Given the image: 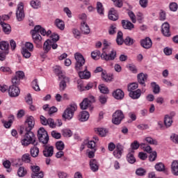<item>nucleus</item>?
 <instances>
[{
    "label": "nucleus",
    "instance_id": "1",
    "mask_svg": "<svg viewBox=\"0 0 178 178\" xmlns=\"http://www.w3.org/2000/svg\"><path fill=\"white\" fill-rule=\"evenodd\" d=\"M57 41H59V35L56 33H53L50 39H47L43 44V51L44 54H48L49 51H51V48L52 49H56L58 48V44H56Z\"/></svg>",
    "mask_w": 178,
    "mask_h": 178
},
{
    "label": "nucleus",
    "instance_id": "2",
    "mask_svg": "<svg viewBox=\"0 0 178 178\" xmlns=\"http://www.w3.org/2000/svg\"><path fill=\"white\" fill-rule=\"evenodd\" d=\"M24 138L21 140V144L23 147H29L30 144L32 145H38V142L35 138V135L31 131H25Z\"/></svg>",
    "mask_w": 178,
    "mask_h": 178
},
{
    "label": "nucleus",
    "instance_id": "3",
    "mask_svg": "<svg viewBox=\"0 0 178 178\" xmlns=\"http://www.w3.org/2000/svg\"><path fill=\"white\" fill-rule=\"evenodd\" d=\"M103 45L104 48H103V53L101 54V58L103 59V60H115L116 58V51L112 50L110 54H107L106 51H105V49H106L107 47H109V43H108V41L104 40Z\"/></svg>",
    "mask_w": 178,
    "mask_h": 178
},
{
    "label": "nucleus",
    "instance_id": "4",
    "mask_svg": "<svg viewBox=\"0 0 178 178\" xmlns=\"http://www.w3.org/2000/svg\"><path fill=\"white\" fill-rule=\"evenodd\" d=\"M76 111L77 104L74 103L70 104L63 113V119H67V120L73 119V116H74V112Z\"/></svg>",
    "mask_w": 178,
    "mask_h": 178
},
{
    "label": "nucleus",
    "instance_id": "5",
    "mask_svg": "<svg viewBox=\"0 0 178 178\" xmlns=\"http://www.w3.org/2000/svg\"><path fill=\"white\" fill-rule=\"evenodd\" d=\"M74 58L76 60L75 63V70L77 72H80V70H83V66L86 65V59L84 56L80 53H76L74 54Z\"/></svg>",
    "mask_w": 178,
    "mask_h": 178
},
{
    "label": "nucleus",
    "instance_id": "6",
    "mask_svg": "<svg viewBox=\"0 0 178 178\" xmlns=\"http://www.w3.org/2000/svg\"><path fill=\"white\" fill-rule=\"evenodd\" d=\"M124 119V114H123V111L118 110L113 114L112 122L113 124H120Z\"/></svg>",
    "mask_w": 178,
    "mask_h": 178
},
{
    "label": "nucleus",
    "instance_id": "7",
    "mask_svg": "<svg viewBox=\"0 0 178 178\" xmlns=\"http://www.w3.org/2000/svg\"><path fill=\"white\" fill-rule=\"evenodd\" d=\"M16 17L17 22H22L24 19V4L22 2H20L17 7L16 10Z\"/></svg>",
    "mask_w": 178,
    "mask_h": 178
},
{
    "label": "nucleus",
    "instance_id": "8",
    "mask_svg": "<svg viewBox=\"0 0 178 178\" xmlns=\"http://www.w3.org/2000/svg\"><path fill=\"white\" fill-rule=\"evenodd\" d=\"M38 30H40V26H35L33 30L31 31V34L32 35V38L35 44H40L42 40L41 35L38 33Z\"/></svg>",
    "mask_w": 178,
    "mask_h": 178
},
{
    "label": "nucleus",
    "instance_id": "9",
    "mask_svg": "<svg viewBox=\"0 0 178 178\" xmlns=\"http://www.w3.org/2000/svg\"><path fill=\"white\" fill-rule=\"evenodd\" d=\"M59 80H60V82L59 83V88L60 91H65L66 90V88L67 87V83H70V79L69 77L65 76L64 74H61L58 76Z\"/></svg>",
    "mask_w": 178,
    "mask_h": 178
},
{
    "label": "nucleus",
    "instance_id": "10",
    "mask_svg": "<svg viewBox=\"0 0 178 178\" xmlns=\"http://www.w3.org/2000/svg\"><path fill=\"white\" fill-rule=\"evenodd\" d=\"M40 122L43 126H49L51 129L56 127V123L52 118L47 119L44 115H40Z\"/></svg>",
    "mask_w": 178,
    "mask_h": 178
},
{
    "label": "nucleus",
    "instance_id": "11",
    "mask_svg": "<svg viewBox=\"0 0 178 178\" xmlns=\"http://www.w3.org/2000/svg\"><path fill=\"white\" fill-rule=\"evenodd\" d=\"M35 124V121L34 120V117H28L25 121V131H31L34 129Z\"/></svg>",
    "mask_w": 178,
    "mask_h": 178
},
{
    "label": "nucleus",
    "instance_id": "12",
    "mask_svg": "<svg viewBox=\"0 0 178 178\" xmlns=\"http://www.w3.org/2000/svg\"><path fill=\"white\" fill-rule=\"evenodd\" d=\"M20 89L15 85L10 86L8 88V95L11 97H19Z\"/></svg>",
    "mask_w": 178,
    "mask_h": 178
},
{
    "label": "nucleus",
    "instance_id": "13",
    "mask_svg": "<svg viewBox=\"0 0 178 178\" xmlns=\"http://www.w3.org/2000/svg\"><path fill=\"white\" fill-rule=\"evenodd\" d=\"M123 146L120 144H118L113 152V156H115V158H117V159H120L123 154Z\"/></svg>",
    "mask_w": 178,
    "mask_h": 178
},
{
    "label": "nucleus",
    "instance_id": "14",
    "mask_svg": "<svg viewBox=\"0 0 178 178\" xmlns=\"http://www.w3.org/2000/svg\"><path fill=\"white\" fill-rule=\"evenodd\" d=\"M44 148L43 149V155L46 156V158H49L54 155V147L53 146H49L44 145Z\"/></svg>",
    "mask_w": 178,
    "mask_h": 178
},
{
    "label": "nucleus",
    "instance_id": "15",
    "mask_svg": "<svg viewBox=\"0 0 178 178\" xmlns=\"http://www.w3.org/2000/svg\"><path fill=\"white\" fill-rule=\"evenodd\" d=\"M161 33L165 37H170V26L169 23L165 22L162 24Z\"/></svg>",
    "mask_w": 178,
    "mask_h": 178
},
{
    "label": "nucleus",
    "instance_id": "16",
    "mask_svg": "<svg viewBox=\"0 0 178 178\" xmlns=\"http://www.w3.org/2000/svg\"><path fill=\"white\" fill-rule=\"evenodd\" d=\"M77 84H78V88L80 90V91H84L85 90H91L94 87V84L91 82H89L86 86H83V82H81V79H79L77 81Z\"/></svg>",
    "mask_w": 178,
    "mask_h": 178
},
{
    "label": "nucleus",
    "instance_id": "17",
    "mask_svg": "<svg viewBox=\"0 0 178 178\" xmlns=\"http://www.w3.org/2000/svg\"><path fill=\"white\" fill-rule=\"evenodd\" d=\"M140 45L143 48H145V49H149V48L152 47V40H151L149 38H146L140 40Z\"/></svg>",
    "mask_w": 178,
    "mask_h": 178
},
{
    "label": "nucleus",
    "instance_id": "18",
    "mask_svg": "<svg viewBox=\"0 0 178 178\" xmlns=\"http://www.w3.org/2000/svg\"><path fill=\"white\" fill-rule=\"evenodd\" d=\"M79 76L80 79H84L85 80H88L91 77V72L87 70V66H85L83 71L79 72Z\"/></svg>",
    "mask_w": 178,
    "mask_h": 178
},
{
    "label": "nucleus",
    "instance_id": "19",
    "mask_svg": "<svg viewBox=\"0 0 178 178\" xmlns=\"http://www.w3.org/2000/svg\"><path fill=\"white\" fill-rule=\"evenodd\" d=\"M108 19L113 20V22H116L119 19V15L118 11L115 8H112L108 12Z\"/></svg>",
    "mask_w": 178,
    "mask_h": 178
},
{
    "label": "nucleus",
    "instance_id": "20",
    "mask_svg": "<svg viewBox=\"0 0 178 178\" xmlns=\"http://www.w3.org/2000/svg\"><path fill=\"white\" fill-rule=\"evenodd\" d=\"M148 79V75L147 74H144L143 72L138 74V81L139 84L145 87V81Z\"/></svg>",
    "mask_w": 178,
    "mask_h": 178
},
{
    "label": "nucleus",
    "instance_id": "21",
    "mask_svg": "<svg viewBox=\"0 0 178 178\" xmlns=\"http://www.w3.org/2000/svg\"><path fill=\"white\" fill-rule=\"evenodd\" d=\"M90 118V113L88 111H82L78 115V120L79 122H87Z\"/></svg>",
    "mask_w": 178,
    "mask_h": 178
},
{
    "label": "nucleus",
    "instance_id": "22",
    "mask_svg": "<svg viewBox=\"0 0 178 178\" xmlns=\"http://www.w3.org/2000/svg\"><path fill=\"white\" fill-rule=\"evenodd\" d=\"M113 97L115 99H123L124 98V92L122 89H117L113 92Z\"/></svg>",
    "mask_w": 178,
    "mask_h": 178
},
{
    "label": "nucleus",
    "instance_id": "23",
    "mask_svg": "<svg viewBox=\"0 0 178 178\" xmlns=\"http://www.w3.org/2000/svg\"><path fill=\"white\" fill-rule=\"evenodd\" d=\"M122 26L125 30H132V29H134V24L129 20L122 19Z\"/></svg>",
    "mask_w": 178,
    "mask_h": 178
},
{
    "label": "nucleus",
    "instance_id": "24",
    "mask_svg": "<svg viewBox=\"0 0 178 178\" xmlns=\"http://www.w3.org/2000/svg\"><path fill=\"white\" fill-rule=\"evenodd\" d=\"M171 172L174 176H178V161L174 160L171 163Z\"/></svg>",
    "mask_w": 178,
    "mask_h": 178
},
{
    "label": "nucleus",
    "instance_id": "25",
    "mask_svg": "<svg viewBox=\"0 0 178 178\" xmlns=\"http://www.w3.org/2000/svg\"><path fill=\"white\" fill-rule=\"evenodd\" d=\"M96 9L98 15L99 16L104 17L105 15V9L104 8V5H102V3L98 1L97 3Z\"/></svg>",
    "mask_w": 178,
    "mask_h": 178
},
{
    "label": "nucleus",
    "instance_id": "26",
    "mask_svg": "<svg viewBox=\"0 0 178 178\" xmlns=\"http://www.w3.org/2000/svg\"><path fill=\"white\" fill-rule=\"evenodd\" d=\"M90 166L92 172H98L99 169V165H98V161L96 159H91L90 161Z\"/></svg>",
    "mask_w": 178,
    "mask_h": 178
},
{
    "label": "nucleus",
    "instance_id": "27",
    "mask_svg": "<svg viewBox=\"0 0 178 178\" xmlns=\"http://www.w3.org/2000/svg\"><path fill=\"white\" fill-rule=\"evenodd\" d=\"M0 24L3 29V33H5V34H10V33L12 31V28L10 27V25L2 22V21L0 22Z\"/></svg>",
    "mask_w": 178,
    "mask_h": 178
},
{
    "label": "nucleus",
    "instance_id": "28",
    "mask_svg": "<svg viewBox=\"0 0 178 178\" xmlns=\"http://www.w3.org/2000/svg\"><path fill=\"white\" fill-rule=\"evenodd\" d=\"M129 95L132 99H138L141 97V89H137L136 90L130 92Z\"/></svg>",
    "mask_w": 178,
    "mask_h": 178
},
{
    "label": "nucleus",
    "instance_id": "29",
    "mask_svg": "<svg viewBox=\"0 0 178 178\" xmlns=\"http://www.w3.org/2000/svg\"><path fill=\"white\" fill-rule=\"evenodd\" d=\"M55 26L59 29L63 31V30H65V22L60 19H56L54 22Z\"/></svg>",
    "mask_w": 178,
    "mask_h": 178
},
{
    "label": "nucleus",
    "instance_id": "30",
    "mask_svg": "<svg viewBox=\"0 0 178 178\" xmlns=\"http://www.w3.org/2000/svg\"><path fill=\"white\" fill-rule=\"evenodd\" d=\"M173 123V119L169 115H166L164 118V124L167 129L170 127Z\"/></svg>",
    "mask_w": 178,
    "mask_h": 178
},
{
    "label": "nucleus",
    "instance_id": "31",
    "mask_svg": "<svg viewBox=\"0 0 178 178\" xmlns=\"http://www.w3.org/2000/svg\"><path fill=\"white\" fill-rule=\"evenodd\" d=\"M81 30L84 34H90L91 31V30L90 29V26H88V24H87V23H86V22L84 21L83 22V23H81Z\"/></svg>",
    "mask_w": 178,
    "mask_h": 178
},
{
    "label": "nucleus",
    "instance_id": "32",
    "mask_svg": "<svg viewBox=\"0 0 178 178\" xmlns=\"http://www.w3.org/2000/svg\"><path fill=\"white\" fill-rule=\"evenodd\" d=\"M38 137L40 143H42V144H44V145H47V144H48V142L49 141V136H48V134L44 136H38Z\"/></svg>",
    "mask_w": 178,
    "mask_h": 178
},
{
    "label": "nucleus",
    "instance_id": "33",
    "mask_svg": "<svg viewBox=\"0 0 178 178\" xmlns=\"http://www.w3.org/2000/svg\"><path fill=\"white\" fill-rule=\"evenodd\" d=\"M90 106H91V104L88 101V99L86 98L84 99L83 102L80 104V108L82 110L88 109V108H90Z\"/></svg>",
    "mask_w": 178,
    "mask_h": 178
},
{
    "label": "nucleus",
    "instance_id": "34",
    "mask_svg": "<svg viewBox=\"0 0 178 178\" xmlns=\"http://www.w3.org/2000/svg\"><path fill=\"white\" fill-rule=\"evenodd\" d=\"M116 42L118 45H122L123 42H124V40H123V33L120 31L118 32Z\"/></svg>",
    "mask_w": 178,
    "mask_h": 178
},
{
    "label": "nucleus",
    "instance_id": "35",
    "mask_svg": "<svg viewBox=\"0 0 178 178\" xmlns=\"http://www.w3.org/2000/svg\"><path fill=\"white\" fill-rule=\"evenodd\" d=\"M0 49L4 52H9V42L6 41L0 42Z\"/></svg>",
    "mask_w": 178,
    "mask_h": 178
},
{
    "label": "nucleus",
    "instance_id": "36",
    "mask_svg": "<svg viewBox=\"0 0 178 178\" xmlns=\"http://www.w3.org/2000/svg\"><path fill=\"white\" fill-rule=\"evenodd\" d=\"M134 153L132 152H129L127 155V161L129 163L133 164L136 163V157H134Z\"/></svg>",
    "mask_w": 178,
    "mask_h": 178
},
{
    "label": "nucleus",
    "instance_id": "37",
    "mask_svg": "<svg viewBox=\"0 0 178 178\" xmlns=\"http://www.w3.org/2000/svg\"><path fill=\"white\" fill-rule=\"evenodd\" d=\"M31 155L33 158H37L38 156V154H40V149L37 147V145H34L30 150Z\"/></svg>",
    "mask_w": 178,
    "mask_h": 178
},
{
    "label": "nucleus",
    "instance_id": "38",
    "mask_svg": "<svg viewBox=\"0 0 178 178\" xmlns=\"http://www.w3.org/2000/svg\"><path fill=\"white\" fill-rule=\"evenodd\" d=\"M141 147V144L138 143L137 140H134L131 144V149H129V152H134V150L138 149Z\"/></svg>",
    "mask_w": 178,
    "mask_h": 178
},
{
    "label": "nucleus",
    "instance_id": "39",
    "mask_svg": "<svg viewBox=\"0 0 178 178\" xmlns=\"http://www.w3.org/2000/svg\"><path fill=\"white\" fill-rule=\"evenodd\" d=\"M27 175V170L24 167H19L17 170V176L19 177H24Z\"/></svg>",
    "mask_w": 178,
    "mask_h": 178
},
{
    "label": "nucleus",
    "instance_id": "40",
    "mask_svg": "<svg viewBox=\"0 0 178 178\" xmlns=\"http://www.w3.org/2000/svg\"><path fill=\"white\" fill-rule=\"evenodd\" d=\"M102 79L104 81L108 83V81H112V76L108 75L106 71H104L102 72Z\"/></svg>",
    "mask_w": 178,
    "mask_h": 178
},
{
    "label": "nucleus",
    "instance_id": "41",
    "mask_svg": "<svg viewBox=\"0 0 178 178\" xmlns=\"http://www.w3.org/2000/svg\"><path fill=\"white\" fill-rule=\"evenodd\" d=\"M151 86L153 88L154 94H159L161 92V88L159 87V85L156 84V82H152Z\"/></svg>",
    "mask_w": 178,
    "mask_h": 178
},
{
    "label": "nucleus",
    "instance_id": "42",
    "mask_svg": "<svg viewBox=\"0 0 178 178\" xmlns=\"http://www.w3.org/2000/svg\"><path fill=\"white\" fill-rule=\"evenodd\" d=\"M98 88L102 94H109V89L104 84L99 85Z\"/></svg>",
    "mask_w": 178,
    "mask_h": 178
},
{
    "label": "nucleus",
    "instance_id": "43",
    "mask_svg": "<svg viewBox=\"0 0 178 178\" xmlns=\"http://www.w3.org/2000/svg\"><path fill=\"white\" fill-rule=\"evenodd\" d=\"M145 141H146V143L148 144H150V145H158V140L151 137H146Z\"/></svg>",
    "mask_w": 178,
    "mask_h": 178
},
{
    "label": "nucleus",
    "instance_id": "44",
    "mask_svg": "<svg viewBox=\"0 0 178 178\" xmlns=\"http://www.w3.org/2000/svg\"><path fill=\"white\" fill-rule=\"evenodd\" d=\"M24 49H26L28 51H31L33 52L34 51V44L30 42H26L24 44V47H22Z\"/></svg>",
    "mask_w": 178,
    "mask_h": 178
},
{
    "label": "nucleus",
    "instance_id": "45",
    "mask_svg": "<svg viewBox=\"0 0 178 178\" xmlns=\"http://www.w3.org/2000/svg\"><path fill=\"white\" fill-rule=\"evenodd\" d=\"M31 52L33 51L22 48V54L24 58H25L26 59H29L31 57Z\"/></svg>",
    "mask_w": 178,
    "mask_h": 178
},
{
    "label": "nucleus",
    "instance_id": "46",
    "mask_svg": "<svg viewBox=\"0 0 178 178\" xmlns=\"http://www.w3.org/2000/svg\"><path fill=\"white\" fill-rule=\"evenodd\" d=\"M137 88H138V83H132L128 85L129 92H132L135 91L134 90H137Z\"/></svg>",
    "mask_w": 178,
    "mask_h": 178
},
{
    "label": "nucleus",
    "instance_id": "47",
    "mask_svg": "<svg viewBox=\"0 0 178 178\" xmlns=\"http://www.w3.org/2000/svg\"><path fill=\"white\" fill-rule=\"evenodd\" d=\"M155 169L157 172H164L165 164L163 163H158L155 165Z\"/></svg>",
    "mask_w": 178,
    "mask_h": 178
},
{
    "label": "nucleus",
    "instance_id": "48",
    "mask_svg": "<svg viewBox=\"0 0 178 178\" xmlns=\"http://www.w3.org/2000/svg\"><path fill=\"white\" fill-rule=\"evenodd\" d=\"M140 148H143L144 151L149 154H152V147L149 145L145 146V143H140Z\"/></svg>",
    "mask_w": 178,
    "mask_h": 178
},
{
    "label": "nucleus",
    "instance_id": "49",
    "mask_svg": "<svg viewBox=\"0 0 178 178\" xmlns=\"http://www.w3.org/2000/svg\"><path fill=\"white\" fill-rule=\"evenodd\" d=\"M30 5L32 8H33V9H38L41 7V3H40V1H35L34 0H32L30 2Z\"/></svg>",
    "mask_w": 178,
    "mask_h": 178
},
{
    "label": "nucleus",
    "instance_id": "50",
    "mask_svg": "<svg viewBox=\"0 0 178 178\" xmlns=\"http://www.w3.org/2000/svg\"><path fill=\"white\" fill-rule=\"evenodd\" d=\"M124 42L125 44V45H133L134 44V39L127 36L124 40Z\"/></svg>",
    "mask_w": 178,
    "mask_h": 178
},
{
    "label": "nucleus",
    "instance_id": "51",
    "mask_svg": "<svg viewBox=\"0 0 178 178\" xmlns=\"http://www.w3.org/2000/svg\"><path fill=\"white\" fill-rule=\"evenodd\" d=\"M136 173L137 176H145V173H147V171L143 168H139L136 170Z\"/></svg>",
    "mask_w": 178,
    "mask_h": 178
},
{
    "label": "nucleus",
    "instance_id": "52",
    "mask_svg": "<svg viewBox=\"0 0 178 178\" xmlns=\"http://www.w3.org/2000/svg\"><path fill=\"white\" fill-rule=\"evenodd\" d=\"M63 136L64 137H72V136H73V132H72V130L70 129H63Z\"/></svg>",
    "mask_w": 178,
    "mask_h": 178
},
{
    "label": "nucleus",
    "instance_id": "53",
    "mask_svg": "<svg viewBox=\"0 0 178 178\" xmlns=\"http://www.w3.org/2000/svg\"><path fill=\"white\" fill-rule=\"evenodd\" d=\"M56 147L58 151H63L65 149V143L62 141H58L56 143Z\"/></svg>",
    "mask_w": 178,
    "mask_h": 178
},
{
    "label": "nucleus",
    "instance_id": "54",
    "mask_svg": "<svg viewBox=\"0 0 178 178\" xmlns=\"http://www.w3.org/2000/svg\"><path fill=\"white\" fill-rule=\"evenodd\" d=\"M100 55H101V51H99L98 50L92 51L91 54V56H92V59H94L95 60H97V59H99Z\"/></svg>",
    "mask_w": 178,
    "mask_h": 178
},
{
    "label": "nucleus",
    "instance_id": "55",
    "mask_svg": "<svg viewBox=\"0 0 178 178\" xmlns=\"http://www.w3.org/2000/svg\"><path fill=\"white\" fill-rule=\"evenodd\" d=\"M107 101H108V97L104 95H102L99 97V102H100L102 105H105Z\"/></svg>",
    "mask_w": 178,
    "mask_h": 178
},
{
    "label": "nucleus",
    "instance_id": "56",
    "mask_svg": "<svg viewBox=\"0 0 178 178\" xmlns=\"http://www.w3.org/2000/svg\"><path fill=\"white\" fill-rule=\"evenodd\" d=\"M32 87L35 91H40V86H38V81L37 79H34L32 81Z\"/></svg>",
    "mask_w": 178,
    "mask_h": 178
},
{
    "label": "nucleus",
    "instance_id": "57",
    "mask_svg": "<svg viewBox=\"0 0 178 178\" xmlns=\"http://www.w3.org/2000/svg\"><path fill=\"white\" fill-rule=\"evenodd\" d=\"M22 159L23 162H25V163H30V162H31L30 154H24L22 156Z\"/></svg>",
    "mask_w": 178,
    "mask_h": 178
},
{
    "label": "nucleus",
    "instance_id": "58",
    "mask_svg": "<svg viewBox=\"0 0 178 178\" xmlns=\"http://www.w3.org/2000/svg\"><path fill=\"white\" fill-rule=\"evenodd\" d=\"M88 148H90V149H96L95 147L97 144L95 143V141L94 140H89L88 143L86 142Z\"/></svg>",
    "mask_w": 178,
    "mask_h": 178
},
{
    "label": "nucleus",
    "instance_id": "59",
    "mask_svg": "<svg viewBox=\"0 0 178 178\" xmlns=\"http://www.w3.org/2000/svg\"><path fill=\"white\" fill-rule=\"evenodd\" d=\"M15 76L19 80H23L24 79V72L23 71L16 72Z\"/></svg>",
    "mask_w": 178,
    "mask_h": 178
},
{
    "label": "nucleus",
    "instance_id": "60",
    "mask_svg": "<svg viewBox=\"0 0 178 178\" xmlns=\"http://www.w3.org/2000/svg\"><path fill=\"white\" fill-rule=\"evenodd\" d=\"M169 8L172 12H176L177 10L178 6L175 2H172L170 3Z\"/></svg>",
    "mask_w": 178,
    "mask_h": 178
},
{
    "label": "nucleus",
    "instance_id": "61",
    "mask_svg": "<svg viewBox=\"0 0 178 178\" xmlns=\"http://www.w3.org/2000/svg\"><path fill=\"white\" fill-rule=\"evenodd\" d=\"M108 34H110V35H113V34H116V25H111L108 29Z\"/></svg>",
    "mask_w": 178,
    "mask_h": 178
},
{
    "label": "nucleus",
    "instance_id": "62",
    "mask_svg": "<svg viewBox=\"0 0 178 178\" xmlns=\"http://www.w3.org/2000/svg\"><path fill=\"white\" fill-rule=\"evenodd\" d=\"M25 101L28 105H31L33 104V97H31V94H27L26 97H25Z\"/></svg>",
    "mask_w": 178,
    "mask_h": 178
},
{
    "label": "nucleus",
    "instance_id": "63",
    "mask_svg": "<svg viewBox=\"0 0 178 178\" xmlns=\"http://www.w3.org/2000/svg\"><path fill=\"white\" fill-rule=\"evenodd\" d=\"M32 178H42L44 177V172L40 171V172L32 173Z\"/></svg>",
    "mask_w": 178,
    "mask_h": 178
},
{
    "label": "nucleus",
    "instance_id": "64",
    "mask_svg": "<svg viewBox=\"0 0 178 178\" xmlns=\"http://www.w3.org/2000/svg\"><path fill=\"white\" fill-rule=\"evenodd\" d=\"M46 134H48V132L45 131V129H44V127H40L38 130V136H46Z\"/></svg>",
    "mask_w": 178,
    "mask_h": 178
}]
</instances>
